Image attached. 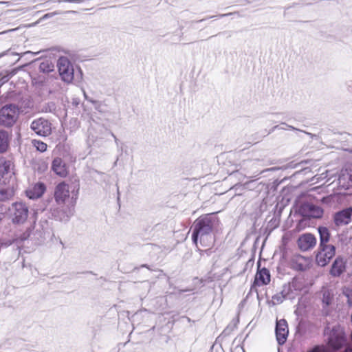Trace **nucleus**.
I'll return each instance as SVG.
<instances>
[{
    "label": "nucleus",
    "mask_w": 352,
    "mask_h": 352,
    "mask_svg": "<svg viewBox=\"0 0 352 352\" xmlns=\"http://www.w3.org/2000/svg\"><path fill=\"white\" fill-rule=\"evenodd\" d=\"M336 254V247L333 245H325L319 246V252L316 254V260L317 264H328Z\"/></svg>",
    "instance_id": "6e6552de"
},
{
    "label": "nucleus",
    "mask_w": 352,
    "mask_h": 352,
    "mask_svg": "<svg viewBox=\"0 0 352 352\" xmlns=\"http://www.w3.org/2000/svg\"><path fill=\"white\" fill-rule=\"evenodd\" d=\"M286 129V128H284L283 126H280V125H276L272 129V131H274L276 129Z\"/></svg>",
    "instance_id": "79ce46f5"
},
{
    "label": "nucleus",
    "mask_w": 352,
    "mask_h": 352,
    "mask_svg": "<svg viewBox=\"0 0 352 352\" xmlns=\"http://www.w3.org/2000/svg\"><path fill=\"white\" fill-rule=\"evenodd\" d=\"M83 94H84V96H85V99H86L87 100H88V101L89 102V100H91V98H88V96H87V94H86L85 91H83Z\"/></svg>",
    "instance_id": "c03bdc74"
},
{
    "label": "nucleus",
    "mask_w": 352,
    "mask_h": 352,
    "mask_svg": "<svg viewBox=\"0 0 352 352\" xmlns=\"http://www.w3.org/2000/svg\"><path fill=\"white\" fill-rule=\"evenodd\" d=\"M19 117V109L15 104H7L0 110V124L10 128L16 122Z\"/></svg>",
    "instance_id": "20e7f679"
},
{
    "label": "nucleus",
    "mask_w": 352,
    "mask_h": 352,
    "mask_svg": "<svg viewBox=\"0 0 352 352\" xmlns=\"http://www.w3.org/2000/svg\"><path fill=\"white\" fill-rule=\"evenodd\" d=\"M345 270V265H332L330 273L333 276H340Z\"/></svg>",
    "instance_id": "a878e982"
},
{
    "label": "nucleus",
    "mask_w": 352,
    "mask_h": 352,
    "mask_svg": "<svg viewBox=\"0 0 352 352\" xmlns=\"http://www.w3.org/2000/svg\"><path fill=\"white\" fill-rule=\"evenodd\" d=\"M9 217L13 224L22 225L29 216V208L23 202L16 201L8 207Z\"/></svg>",
    "instance_id": "7ed1b4c3"
},
{
    "label": "nucleus",
    "mask_w": 352,
    "mask_h": 352,
    "mask_svg": "<svg viewBox=\"0 0 352 352\" xmlns=\"http://www.w3.org/2000/svg\"><path fill=\"white\" fill-rule=\"evenodd\" d=\"M346 89H347L348 91H349L350 93H352V80L347 81L346 82Z\"/></svg>",
    "instance_id": "e433bc0d"
},
{
    "label": "nucleus",
    "mask_w": 352,
    "mask_h": 352,
    "mask_svg": "<svg viewBox=\"0 0 352 352\" xmlns=\"http://www.w3.org/2000/svg\"><path fill=\"white\" fill-rule=\"evenodd\" d=\"M239 170H236V171H233V172L230 174V175H236V174H237V173H239Z\"/></svg>",
    "instance_id": "49530a36"
},
{
    "label": "nucleus",
    "mask_w": 352,
    "mask_h": 352,
    "mask_svg": "<svg viewBox=\"0 0 352 352\" xmlns=\"http://www.w3.org/2000/svg\"><path fill=\"white\" fill-rule=\"evenodd\" d=\"M352 221V207L344 208L336 212L333 215V221L336 226H342L349 224Z\"/></svg>",
    "instance_id": "ddd939ff"
},
{
    "label": "nucleus",
    "mask_w": 352,
    "mask_h": 352,
    "mask_svg": "<svg viewBox=\"0 0 352 352\" xmlns=\"http://www.w3.org/2000/svg\"><path fill=\"white\" fill-rule=\"evenodd\" d=\"M52 170L61 177H65L68 174L66 164L60 157H56L53 160Z\"/></svg>",
    "instance_id": "dca6fc26"
},
{
    "label": "nucleus",
    "mask_w": 352,
    "mask_h": 352,
    "mask_svg": "<svg viewBox=\"0 0 352 352\" xmlns=\"http://www.w3.org/2000/svg\"><path fill=\"white\" fill-rule=\"evenodd\" d=\"M228 32H222L221 34H227Z\"/></svg>",
    "instance_id": "6e6d98bb"
},
{
    "label": "nucleus",
    "mask_w": 352,
    "mask_h": 352,
    "mask_svg": "<svg viewBox=\"0 0 352 352\" xmlns=\"http://www.w3.org/2000/svg\"><path fill=\"white\" fill-rule=\"evenodd\" d=\"M219 220L214 214H207L197 219L193 225L192 242L197 245L199 240L203 246H210L213 241L212 231Z\"/></svg>",
    "instance_id": "f257e3e1"
},
{
    "label": "nucleus",
    "mask_w": 352,
    "mask_h": 352,
    "mask_svg": "<svg viewBox=\"0 0 352 352\" xmlns=\"http://www.w3.org/2000/svg\"><path fill=\"white\" fill-rule=\"evenodd\" d=\"M52 2H67V3H80L84 1V0H52Z\"/></svg>",
    "instance_id": "2f4dec72"
},
{
    "label": "nucleus",
    "mask_w": 352,
    "mask_h": 352,
    "mask_svg": "<svg viewBox=\"0 0 352 352\" xmlns=\"http://www.w3.org/2000/svg\"><path fill=\"white\" fill-rule=\"evenodd\" d=\"M45 109L46 112H54L56 111V107L54 102H50L46 104Z\"/></svg>",
    "instance_id": "7c9ffc66"
},
{
    "label": "nucleus",
    "mask_w": 352,
    "mask_h": 352,
    "mask_svg": "<svg viewBox=\"0 0 352 352\" xmlns=\"http://www.w3.org/2000/svg\"><path fill=\"white\" fill-rule=\"evenodd\" d=\"M345 342L346 338L343 332L335 329L331 331L327 343L329 348L338 350L345 344Z\"/></svg>",
    "instance_id": "9b49d317"
},
{
    "label": "nucleus",
    "mask_w": 352,
    "mask_h": 352,
    "mask_svg": "<svg viewBox=\"0 0 352 352\" xmlns=\"http://www.w3.org/2000/svg\"><path fill=\"white\" fill-rule=\"evenodd\" d=\"M307 352H324L322 347L319 346H314L311 350L308 351Z\"/></svg>",
    "instance_id": "72a5a7b5"
},
{
    "label": "nucleus",
    "mask_w": 352,
    "mask_h": 352,
    "mask_svg": "<svg viewBox=\"0 0 352 352\" xmlns=\"http://www.w3.org/2000/svg\"><path fill=\"white\" fill-rule=\"evenodd\" d=\"M272 170H274V168H266V169H264V170H263L260 171L258 173H257L254 177L257 176V175H259V174H262V173H265V172H267V171ZM254 177V176H250V177Z\"/></svg>",
    "instance_id": "a19ab883"
},
{
    "label": "nucleus",
    "mask_w": 352,
    "mask_h": 352,
    "mask_svg": "<svg viewBox=\"0 0 352 352\" xmlns=\"http://www.w3.org/2000/svg\"><path fill=\"white\" fill-rule=\"evenodd\" d=\"M14 241V239H0V248H7L11 245Z\"/></svg>",
    "instance_id": "c756f323"
},
{
    "label": "nucleus",
    "mask_w": 352,
    "mask_h": 352,
    "mask_svg": "<svg viewBox=\"0 0 352 352\" xmlns=\"http://www.w3.org/2000/svg\"><path fill=\"white\" fill-rule=\"evenodd\" d=\"M331 264H345L342 257L338 256Z\"/></svg>",
    "instance_id": "f704fd0d"
},
{
    "label": "nucleus",
    "mask_w": 352,
    "mask_h": 352,
    "mask_svg": "<svg viewBox=\"0 0 352 352\" xmlns=\"http://www.w3.org/2000/svg\"><path fill=\"white\" fill-rule=\"evenodd\" d=\"M36 214H37V213H36V212H35V213L34 214V216H36ZM36 217H34V223H36Z\"/></svg>",
    "instance_id": "3c124183"
},
{
    "label": "nucleus",
    "mask_w": 352,
    "mask_h": 352,
    "mask_svg": "<svg viewBox=\"0 0 352 352\" xmlns=\"http://www.w3.org/2000/svg\"><path fill=\"white\" fill-rule=\"evenodd\" d=\"M259 161H263V158L260 157H254L253 159H248L242 161L239 166H240V170H242L243 171L245 172L246 173H256V171H254L253 170V166L254 165L256 162Z\"/></svg>",
    "instance_id": "aec40b11"
},
{
    "label": "nucleus",
    "mask_w": 352,
    "mask_h": 352,
    "mask_svg": "<svg viewBox=\"0 0 352 352\" xmlns=\"http://www.w3.org/2000/svg\"><path fill=\"white\" fill-rule=\"evenodd\" d=\"M16 74V72L14 69L12 70L11 72H7L5 74H0V87L4 85L6 82H7L14 74Z\"/></svg>",
    "instance_id": "393cba45"
},
{
    "label": "nucleus",
    "mask_w": 352,
    "mask_h": 352,
    "mask_svg": "<svg viewBox=\"0 0 352 352\" xmlns=\"http://www.w3.org/2000/svg\"><path fill=\"white\" fill-rule=\"evenodd\" d=\"M297 266L300 267L299 270H304L306 269L305 267V268L302 267V265H297Z\"/></svg>",
    "instance_id": "09e8293b"
},
{
    "label": "nucleus",
    "mask_w": 352,
    "mask_h": 352,
    "mask_svg": "<svg viewBox=\"0 0 352 352\" xmlns=\"http://www.w3.org/2000/svg\"><path fill=\"white\" fill-rule=\"evenodd\" d=\"M30 129L38 136L47 137L52 133V123L45 118H39L31 122Z\"/></svg>",
    "instance_id": "39448f33"
},
{
    "label": "nucleus",
    "mask_w": 352,
    "mask_h": 352,
    "mask_svg": "<svg viewBox=\"0 0 352 352\" xmlns=\"http://www.w3.org/2000/svg\"><path fill=\"white\" fill-rule=\"evenodd\" d=\"M333 299V294L329 290L323 291L322 294V302L326 305H329L331 303Z\"/></svg>",
    "instance_id": "cd10ccee"
},
{
    "label": "nucleus",
    "mask_w": 352,
    "mask_h": 352,
    "mask_svg": "<svg viewBox=\"0 0 352 352\" xmlns=\"http://www.w3.org/2000/svg\"><path fill=\"white\" fill-rule=\"evenodd\" d=\"M4 3H8V2H6V1H0V4H4Z\"/></svg>",
    "instance_id": "603ef678"
},
{
    "label": "nucleus",
    "mask_w": 352,
    "mask_h": 352,
    "mask_svg": "<svg viewBox=\"0 0 352 352\" xmlns=\"http://www.w3.org/2000/svg\"><path fill=\"white\" fill-rule=\"evenodd\" d=\"M306 134H307L308 135H309L311 138H313L314 137H316V135L314 134H312L311 133H308V132H305L304 131Z\"/></svg>",
    "instance_id": "a18cd8bd"
},
{
    "label": "nucleus",
    "mask_w": 352,
    "mask_h": 352,
    "mask_svg": "<svg viewBox=\"0 0 352 352\" xmlns=\"http://www.w3.org/2000/svg\"><path fill=\"white\" fill-rule=\"evenodd\" d=\"M57 67L60 76L63 81L71 83L74 81L80 83L82 80V71L79 67H76V72L74 65L66 56H60L57 60Z\"/></svg>",
    "instance_id": "f03ea898"
},
{
    "label": "nucleus",
    "mask_w": 352,
    "mask_h": 352,
    "mask_svg": "<svg viewBox=\"0 0 352 352\" xmlns=\"http://www.w3.org/2000/svg\"><path fill=\"white\" fill-rule=\"evenodd\" d=\"M79 104V100L78 98L73 99L72 104L75 107H77Z\"/></svg>",
    "instance_id": "37998d69"
},
{
    "label": "nucleus",
    "mask_w": 352,
    "mask_h": 352,
    "mask_svg": "<svg viewBox=\"0 0 352 352\" xmlns=\"http://www.w3.org/2000/svg\"><path fill=\"white\" fill-rule=\"evenodd\" d=\"M47 221L41 220L38 224L39 228H36V230L34 232H30L29 231H27L23 234L24 236L23 237V239H26L28 238H30L31 240H35L36 243H41L44 241L45 236V232L47 229Z\"/></svg>",
    "instance_id": "0eeeda50"
},
{
    "label": "nucleus",
    "mask_w": 352,
    "mask_h": 352,
    "mask_svg": "<svg viewBox=\"0 0 352 352\" xmlns=\"http://www.w3.org/2000/svg\"><path fill=\"white\" fill-rule=\"evenodd\" d=\"M10 138L11 135L8 131L0 130V153H3L8 150Z\"/></svg>",
    "instance_id": "412c9836"
},
{
    "label": "nucleus",
    "mask_w": 352,
    "mask_h": 352,
    "mask_svg": "<svg viewBox=\"0 0 352 352\" xmlns=\"http://www.w3.org/2000/svg\"><path fill=\"white\" fill-rule=\"evenodd\" d=\"M270 280L271 276L269 270L264 267H261V265H258L252 287L267 285L270 283Z\"/></svg>",
    "instance_id": "f8f14e48"
},
{
    "label": "nucleus",
    "mask_w": 352,
    "mask_h": 352,
    "mask_svg": "<svg viewBox=\"0 0 352 352\" xmlns=\"http://www.w3.org/2000/svg\"><path fill=\"white\" fill-rule=\"evenodd\" d=\"M32 144L36 148V149L40 152H45L47 150V145L45 142L40 141V140H34L32 141Z\"/></svg>",
    "instance_id": "bb28decb"
},
{
    "label": "nucleus",
    "mask_w": 352,
    "mask_h": 352,
    "mask_svg": "<svg viewBox=\"0 0 352 352\" xmlns=\"http://www.w3.org/2000/svg\"><path fill=\"white\" fill-rule=\"evenodd\" d=\"M118 157H117V159H116V162H114V164H113V166H114L117 165V162H118Z\"/></svg>",
    "instance_id": "8fccbe9b"
},
{
    "label": "nucleus",
    "mask_w": 352,
    "mask_h": 352,
    "mask_svg": "<svg viewBox=\"0 0 352 352\" xmlns=\"http://www.w3.org/2000/svg\"><path fill=\"white\" fill-rule=\"evenodd\" d=\"M256 264H257V265L261 264V263H260V261H259V260L258 261V262H257V263H256Z\"/></svg>",
    "instance_id": "864d4df0"
},
{
    "label": "nucleus",
    "mask_w": 352,
    "mask_h": 352,
    "mask_svg": "<svg viewBox=\"0 0 352 352\" xmlns=\"http://www.w3.org/2000/svg\"><path fill=\"white\" fill-rule=\"evenodd\" d=\"M75 13L76 12L75 11H66L64 13ZM63 12H60V11H54V12H49V13H47L45 14H44L42 17L43 19H50V18H52L56 15H59V14H63Z\"/></svg>",
    "instance_id": "c85d7f7f"
},
{
    "label": "nucleus",
    "mask_w": 352,
    "mask_h": 352,
    "mask_svg": "<svg viewBox=\"0 0 352 352\" xmlns=\"http://www.w3.org/2000/svg\"><path fill=\"white\" fill-rule=\"evenodd\" d=\"M110 135L114 139V141H115V143L118 147V150H122V148L119 146V140L117 138V137L115 135V134L112 132V131H110Z\"/></svg>",
    "instance_id": "473e14b6"
},
{
    "label": "nucleus",
    "mask_w": 352,
    "mask_h": 352,
    "mask_svg": "<svg viewBox=\"0 0 352 352\" xmlns=\"http://www.w3.org/2000/svg\"><path fill=\"white\" fill-rule=\"evenodd\" d=\"M228 36H231V34H230V33H229V34H228Z\"/></svg>",
    "instance_id": "5fc2aeb1"
},
{
    "label": "nucleus",
    "mask_w": 352,
    "mask_h": 352,
    "mask_svg": "<svg viewBox=\"0 0 352 352\" xmlns=\"http://www.w3.org/2000/svg\"><path fill=\"white\" fill-rule=\"evenodd\" d=\"M46 190L45 185L43 183H37L32 189L26 191L27 197L30 199L41 197Z\"/></svg>",
    "instance_id": "6ab92c4d"
},
{
    "label": "nucleus",
    "mask_w": 352,
    "mask_h": 352,
    "mask_svg": "<svg viewBox=\"0 0 352 352\" xmlns=\"http://www.w3.org/2000/svg\"><path fill=\"white\" fill-rule=\"evenodd\" d=\"M5 54L6 55H12V56H18V54L16 53H14V52H10L9 51H7L5 53H2L0 54V57L4 56Z\"/></svg>",
    "instance_id": "ea45409f"
},
{
    "label": "nucleus",
    "mask_w": 352,
    "mask_h": 352,
    "mask_svg": "<svg viewBox=\"0 0 352 352\" xmlns=\"http://www.w3.org/2000/svg\"><path fill=\"white\" fill-rule=\"evenodd\" d=\"M236 256L237 258L234 261L240 264H254V255L252 252H246L239 249Z\"/></svg>",
    "instance_id": "a211bd4d"
},
{
    "label": "nucleus",
    "mask_w": 352,
    "mask_h": 352,
    "mask_svg": "<svg viewBox=\"0 0 352 352\" xmlns=\"http://www.w3.org/2000/svg\"><path fill=\"white\" fill-rule=\"evenodd\" d=\"M318 231L320 236V247H322L323 245H328L327 243L330 239V232L327 228L324 226H319L318 228Z\"/></svg>",
    "instance_id": "4be33fe9"
},
{
    "label": "nucleus",
    "mask_w": 352,
    "mask_h": 352,
    "mask_svg": "<svg viewBox=\"0 0 352 352\" xmlns=\"http://www.w3.org/2000/svg\"><path fill=\"white\" fill-rule=\"evenodd\" d=\"M299 212L302 216L309 219L321 218L324 213L321 207L309 202L303 203L300 207Z\"/></svg>",
    "instance_id": "423d86ee"
},
{
    "label": "nucleus",
    "mask_w": 352,
    "mask_h": 352,
    "mask_svg": "<svg viewBox=\"0 0 352 352\" xmlns=\"http://www.w3.org/2000/svg\"><path fill=\"white\" fill-rule=\"evenodd\" d=\"M289 333L288 324L285 319H281L276 322V336L279 344L285 343Z\"/></svg>",
    "instance_id": "2eb2a0df"
},
{
    "label": "nucleus",
    "mask_w": 352,
    "mask_h": 352,
    "mask_svg": "<svg viewBox=\"0 0 352 352\" xmlns=\"http://www.w3.org/2000/svg\"><path fill=\"white\" fill-rule=\"evenodd\" d=\"M89 102L95 105V109L97 110H99L101 104L100 102L95 100H89Z\"/></svg>",
    "instance_id": "c9c22d12"
},
{
    "label": "nucleus",
    "mask_w": 352,
    "mask_h": 352,
    "mask_svg": "<svg viewBox=\"0 0 352 352\" xmlns=\"http://www.w3.org/2000/svg\"><path fill=\"white\" fill-rule=\"evenodd\" d=\"M13 197V192L9 189L0 188V201H6Z\"/></svg>",
    "instance_id": "b1692460"
},
{
    "label": "nucleus",
    "mask_w": 352,
    "mask_h": 352,
    "mask_svg": "<svg viewBox=\"0 0 352 352\" xmlns=\"http://www.w3.org/2000/svg\"><path fill=\"white\" fill-rule=\"evenodd\" d=\"M316 238L311 233L300 235L297 240V245L302 251H308L316 245Z\"/></svg>",
    "instance_id": "4468645a"
},
{
    "label": "nucleus",
    "mask_w": 352,
    "mask_h": 352,
    "mask_svg": "<svg viewBox=\"0 0 352 352\" xmlns=\"http://www.w3.org/2000/svg\"><path fill=\"white\" fill-rule=\"evenodd\" d=\"M63 207L58 206L56 204H52L50 206V211L54 219L60 221H67L69 220V217L67 215Z\"/></svg>",
    "instance_id": "f3484780"
},
{
    "label": "nucleus",
    "mask_w": 352,
    "mask_h": 352,
    "mask_svg": "<svg viewBox=\"0 0 352 352\" xmlns=\"http://www.w3.org/2000/svg\"><path fill=\"white\" fill-rule=\"evenodd\" d=\"M69 197V186L64 182L59 183L54 189V197L55 204L60 206H64L65 201Z\"/></svg>",
    "instance_id": "1a4fd4ad"
},
{
    "label": "nucleus",
    "mask_w": 352,
    "mask_h": 352,
    "mask_svg": "<svg viewBox=\"0 0 352 352\" xmlns=\"http://www.w3.org/2000/svg\"><path fill=\"white\" fill-rule=\"evenodd\" d=\"M205 20H206V19H201V20H199V21H192V23H199V22H202V21H204Z\"/></svg>",
    "instance_id": "de8ad7c7"
},
{
    "label": "nucleus",
    "mask_w": 352,
    "mask_h": 352,
    "mask_svg": "<svg viewBox=\"0 0 352 352\" xmlns=\"http://www.w3.org/2000/svg\"><path fill=\"white\" fill-rule=\"evenodd\" d=\"M54 64L50 60H44L40 63L38 70L40 72L47 74L54 70Z\"/></svg>",
    "instance_id": "5701e85b"
},
{
    "label": "nucleus",
    "mask_w": 352,
    "mask_h": 352,
    "mask_svg": "<svg viewBox=\"0 0 352 352\" xmlns=\"http://www.w3.org/2000/svg\"><path fill=\"white\" fill-rule=\"evenodd\" d=\"M280 126H285L287 129H292V130H297L296 128H295V127H294V126H292L291 125H289V124H286L285 122H282L280 124ZM298 131H299V130L298 129Z\"/></svg>",
    "instance_id": "58836bf2"
},
{
    "label": "nucleus",
    "mask_w": 352,
    "mask_h": 352,
    "mask_svg": "<svg viewBox=\"0 0 352 352\" xmlns=\"http://www.w3.org/2000/svg\"><path fill=\"white\" fill-rule=\"evenodd\" d=\"M11 166L10 161L0 160V182L3 184H10L11 179H14Z\"/></svg>",
    "instance_id": "9d476101"
},
{
    "label": "nucleus",
    "mask_w": 352,
    "mask_h": 352,
    "mask_svg": "<svg viewBox=\"0 0 352 352\" xmlns=\"http://www.w3.org/2000/svg\"><path fill=\"white\" fill-rule=\"evenodd\" d=\"M0 214H3V213H5L7 210H8V208H7L6 207H5L2 204L0 203Z\"/></svg>",
    "instance_id": "4c0bfd02"
}]
</instances>
